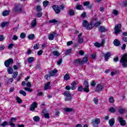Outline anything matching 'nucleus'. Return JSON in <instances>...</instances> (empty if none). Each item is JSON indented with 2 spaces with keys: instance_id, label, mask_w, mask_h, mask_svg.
I'll return each instance as SVG.
<instances>
[{
  "instance_id": "f257e3e1",
  "label": "nucleus",
  "mask_w": 127,
  "mask_h": 127,
  "mask_svg": "<svg viewBox=\"0 0 127 127\" xmlns=\"http://www.w3.org/2000/svg\"><path fill=\"white\" fill-rule=\"evenodd\" d=\"M78 81L75 80L73 81L71 85L72 86H70V85H67L65 86V90H67V91H70V90H76V85H78Z\"/></svg>"
},
{
  "instance_id": "f03ea898",
  "label": "nucleus",
  "mask_w": 127,
  "mask_h": 127,
  "mask_svg": "<svg viewBox=\"0 0 127 127\" xmlns=\"http://www.w3.org/2000/svg\"><path fill=\"white\" fill-rule=\"evenodd\" d=\"M24 10L23 6L21 4L17 5L13 9V11L14 12H18V13H21V12H23Z\"/></svg>"
},
{
  "instance_id": "7ed1b4c3",
  "label": "nucleus",
  "mask_w": 127,
  "mask_h": 127,
  "mask_svg": "<svg viewBox=\"0 0 127 127\" xmlns=\"http://www.w3.org/2000/svg\"><path fill=\"white\" fill-rule=\"evenodd\" d=\"M114 31L116 35H118V34H119L120 32H122V24H118L115 25Z\"/></svg>"
},
{
  "instance_id": "20e7f679",
  "label": "nucleus",
  "mask_w": 127,
  "mask_h": 127,
  "mask_svg": "<svg viewBox=\"0 0 127 127\" xmlns=\"http://www.w3.org/2000/svg\"><path fill=\"white\" fill-rule=\"evenodd\" d=\"M83 86L84 88H83L84 92L85 93H89L90 90L89 89V82L87 80H85L83 83Z\"/></svg>"
},
{
  "instance_id": "39448f33",
  "label": "nucleus",
  "mask_w": 127,
  "mask_h": 127,
  "mask_svg": "<svg viewBox=\"0 0 127 127\" xmlns=\"http://www.w3.org/2000/svg\"><path fill=\"white\" fill-rule=\"evenodd\" d=\"M59 35V34L56 33V32L54 31L52 34H50L48 36V38L49 40H53L55 37H57Z\"/></svg>"
},
{
  "instance_id": "423d86ee",
  "label": "nucleus",
  "mask_w": 127,
  "mask_h": 127,
  "mask_svg": "<svg viewBox=\"0 0 127 127\" xmlns=\"http://www.w3.org/2000/svg\"><path fill=\"white\" fill-rule=\"evenodd\" d=\"M64 96H65V102H67V101H71L72 100V96L71 95V94L69 92H64Z\"/></svg>"
},
{
  "instance_id": "0eeeda50",
  "label": "nucleus",
  "mask_w": 127,
  "mask_h": 127,
  "mask_svg": "<svg viewBox=\"0 0 127 127\" xmlns=\"http://www.w3.org/2000/svg\"><path fill=\"white\" fill-rule=\"evenodd\" d=\"M13 64V59L12 58H10L7 60H6L4 62V65L5 67H9L10 64Z\"/></svg>"
},
{
  "instance_id": "6e6552de",
  "label": "nucleus",
  "mask_w": 127,
  "mask_h": 127,
  "mask_svg": "<svg viewBox=\"0 0 127 127\" xmlns=\"http://www.w3.org/2000/svg\"><path fill=\"white\" fill-rule=\"evenodd\" d=\"M53 8L56 13H57V14L60 13V11H61V8H60V7L59 6L57 5H54L53 6Z\"/></svg>"
},
{
  "instance_id": "1a4fd4ad",
  "label": "nucleus",
  "mask_w": 127,
  "mask_h": 127,
  "mask_svg": "<svg viewBox=\"0 0 127 127\" xmlns=\"http://www.w3.org/2000/svg\"><path fill=\"white\" fill-rule=\"evenodd\" d=\"M118 122L121 124V126L124 127L127 124V122L125 120H124V119L122 117H118Z\"/></svg>"
},
{
  "instance_id": "9d476101",
  "label": "nucleus",
  "mask_w": 127,
  "mask_h": 127,
  "mask_svg": "<svg viewBox=\"0 0 127 127\" xmlns=\"http://www.w3.org/2000/svg\"><path fill=\"white\" fill-rule=\"evenodd\" d=\"M37 105H38V104H37L36 102L33 103L30 107V111H33L34 112V111H35V109L37 108Z\"/></svg>"
},
{
  "instance_id": "9b49d317",
  "label": "nucleus",
  "mask_w": 127,
  "mask_h": 127,
  "mask_svg": "<svg viewBox=\"0 0 127 127\" xmlns=\"http://www.w3.org/2000/svg\"><path fill=\"white\" fill-rule=\"evenodd\" d=\"M104 57L105 59V61H108L109 59H110V58L111 56H112V54L110 52H107L106 54H103Z\"/></svg>"
},
{
  "instance_id": "f8f14e48",
  "label": "nucleus",
  "mask_w": 127,
  "mask_h": 127,
  "mask_svg": "<svg viewBox=\"0 0 127 127\" xmlns=\"http://www.w3.org/2000/svg\"><path fill=\"white\" fill-rule=\"evenodd\" d=\"M15 122H16V118L12 117L10 120L9 125L11 126V127H15V125L12 123H15Z\"/></svg>"
},
{
  "instance_id": "ddd939ff",
  "label": "nucleus",
  "mask_w": 127,
  "mask_h": 127,
  "mask_svg": "<svg viewBox=\"0 0 127 127\" xmlns=\"http://www.w3.org/2000/svg\"><path fill=\"white\" fill-rule=\"evenodd\" d=\"M118 111L120 115H124V114H125V113L127 112V110L126 109H124L121 106L118 107Z\"/></svg>"
},
{
  "instance_id": "4468645a",
  "label": "nucleus",
  "mask_w": 127,
  "mask_h": 127,
  "mask_svg": "<svg viewBox=\"0 0 127 127\" xmlns=\"http://www.w3.org/2000/svg\"><path fill=\"white\" fill-rule=\"evenodd\" d=\"M120 62H126L127 63V54H124L120 60Z\"/></svg>"
},
{
  "instance_id": "2eb2a0df",
  "label": "nucleus",
  "mask_w": 127,
  "mask_h": 127,
  "mask_svg": "<svg viewBox=\"0 0 127 127\" xmlns=\"http://www.w3.org/2000/svg\"><path fill=\"white\" fill-rule=\"evenodd\" d=\"M98 30L99 32H101V33H103L104 32H107L108 31V29H106L105 26H100Z\"/></svg>"
},
{
  "instance_id": "dca6fc26",
  "label": "nucleus",
  "mask_w": 127,
  "mask_h": 127,
  "mask_svg": "<svg viewBox=\"0 0 127 127\" xmlns=\"http://www.w3.org/2000/svg\"><path fill=\"white\" fill-rule=\"evenodd\" d=\"M102 89H104V86H103L100 84H98L96 86L95 91L96 92H100V91H102Z\"/></svg>"
},
{
  "instance_id": "f3484780",
  "label": "nucleus",
  "mask_w": 127,
  "mask_h": 127,
  "mask_svg": "<svg viewBox=\"0 0 127 127\" xmlns=\"http://www.w3.org/2000/svg\"><path fill=\"white\" fill-rule=\"evenodd\" d=\"M50 84H51L50 81H49L47 83H46L44 87V90H49V89H51V86H50Z\"/></svg>"
},
{
  "instance_id": "a211bd4d",
  "label": "nucleus",
  "mask_w": 127,
  "mask_h": 127,
  "mask_svg": "<svg viewBox=\"0 0 127 127\" xmlns=\"http://www.w3.org/2000/svg\"><path fill=\"white\" fill-rule=\"evenodd\" d=\"M100 123H101V121L100 120V119H96V120L92 121V124L93 126H95V127H96L97 125H99Z\"/></svg>"
},
{
  "instance_id": "6ab92c4d",
  "label": "nucleus",
  "mask_w": 127,
  "mask_h": 127,
  "mask_svg": "<svg viewBox=\"0 0 127 127\" xmlns=\"http://www.w3.org/2000/svg\"><path fill=\"white\" fill-rule=\"evenodd\" d=\"M109 124L110 127H114V125H115V118L109 120Z\"/></svg>"
},
{
  "instance_id": "aec40b11",
  "label": "nucleus",
  "mask_w": 127,
  "mask_h": 127,
  "mask_svg": "<svg viewBox=\"0 0 127 127\" xmlns=\"http://www.w3.org/2000/svg\"><path fill=\"white\" fill-rule=\"evenodd\" d=\"M94 26L93 25V21H92L90 23H88V25H87L86 28L87 29L90 30V29H92L93 27H94Z\"/></svg>"
},
{
  "instance_id": "412c9836",
  "label": "nucleus",
  "mask_w": 127,
  "mask_h": 127,
  "mask_svg": "<svg viewBox=\"0 0 127 127\" xmlns=\"http://www.w3.org/2000/svg\"><path fill=\"white\" fill-rule=\"evenodd\" d=\"M57 72H58L57 69H54L52 71H50L49 72V74H51V75L52 76H55V75L57 74Z\"/></svg>"
},
{
  "instance_id": "4be33fe9",
  "label": "nucleus",
  "mask_w": 127,
  "mask_h": 127,
  "mask_svg": "<svg viewBox=\"0 0 127 127\" xmlns=\"http://www.w3.org/2000/svg\"><path fill=\"white\" fill-rule=\"evenodd\" d=\"M113 43L115 46H119L120 44H121V42L118 39H115Z\"/></svg>"
},
{
  "instance_id": "5701e85b",
  "label": "nucleus",
  "mask_w": 127,
  "mask_h": 127,
  "mask_svg": "<svg viewBox=\"0 0 127 127\" xmlns=\"http://www.w3.org/2000/svg\"><path fill=\"white\" fill-rule=\"evenodd\" d=\"M37 24V23L36 22V19H34L32 21V22L31 23V25L32 27H35Z\"/></svg>"
},
{
  "instance_id": "b1692460",
  "label": "nucleus",
  "mask_w": 127,
  "mask_h": 127,
  "mask_svg": "<svg viewBox=\"0 0 127 127\" xmlns=\"http://www.w3.org/2000/svg\"><path fill=\"white\" fill-rule=\"evenodd\" d=\"M7 71L8 74H12L13 73V69L10 66L8 67Z\"/></svg>"
},
{
  "instance_id": "393cba45",
  "label": "nucleus",
  "mask_w": 127,
  "mask_h": 127,
  "mask_svg": "<svg viewBox=\"0 0 127 127\" xmlns=\"http://www.w3.org/2000/svg\"><path fill=\"white\" fill-rule=\"evenodd\" d=\"M82 25L84 27H87L89 25V22L88 21L84 20L82 22Z\"/></svg>"
},
{
  "instance_id": "a878e982",
  "label": "nucleus",
  "mask_w": 127,
  "mask_h": 127,
  "mask_svg": "<svg viewBox=\"0 0 127 127\" xmlns=\"http://www.w3.org/2000/svg\"><path fill=\"white\" fill-rule=\"evenodd\" d=\"M76 9H78V10H83V9H84V7L81 4L76 5Z\"/></svg>"
},
{
  "instance_id": "bb28decb",
  "label": "nucleus",
  "mask_w": 127,
  "mask_h": 127,
  "mask_svg": "<svg viewBox=\"0 0 127 127\" xmlns=\"http://www.w3.org/2000/svg\"><path fill=\"white\" fill-rule=\"evenodd\" d=\"M109 112H110V113H112L113 114H114V113H116V112H117V107L115 108L114 107L110 108Z\"/></svg>"
},
{
  "instance_id": "cd10ccee",
  "label": "nucleus",
  "mask_w": 127,
  "mask_h": 127,
  "mask_svg": "<svg viewBox=\"0 0 127 127\" xmlns=\"http://www.w3.org/2000/svg\"><path fill=\"white\" fill-rule=\"evenodd\" d=\"M9 12H10V10H6V11H4L2 12V15L3 16H6L7 15H8V14H9Z\"/></svg>"
},
{
  "instance_id": "c85d7f7f",
  "label": "nucleus",
  "mask_w": 127,
  "mask_h": 127,
  "mask_svg": "<svg viewBox=\"0 0 127 127\" xmlns=\"http://www.w3.org/2000/svg\"><path fill=\"white\" fill-rule=\"evenodd\" d=\"M95 20H96L95 19H93L92 20L94 26H99V25H100L101 22H94L95 21Z\"/></svg>"
},
{
  "instance_id": "c756f323",
  "label": "nucleus",
  "mask_w": 127,
  "mask_h": 127,
  "mask_svg": "<svg viewBox=\"0 0 127 127\" xmlns=\"http://www.w3.org/2000/svg\"><path fill=\"white\" fill-rule=\"evenodd\" d=\"M35 36H34V34H31L28 36V39H30V40H33L34 39V38Z\"/></svg>"
},
{
  "instance_id": "7c9ffc66",
  "label": "nucleus",
  "mask_w": 127,
  "mask_h": 127,
  "mask_svg": "<svg viewBox=\"0 0 127 127\" xmlns=\"http://www.w3.org/2000/svg\"><path fill=\"white\" fill-rule=\"evenodd\" d=\"M64 78L65 81H68V80H70V75L68 73L65 74Z\"/></svg>"
},
{
  "instance_id": "2f4dec72",
  "label": "nucleus",
  "mask_w": 127,
  "mask_h": 127,
  "mask_svg": "<svg viewBox=\"0 0 127 127\" xmlns=\"http://www.w3.org/2000/svg\"><path fill=\"white\" fill-rule=\"evenodd\" d=\"M7 24H8V22H3L1 23V27L3 28L5 26H7Z\"/></svg>"
},
{
  "instance_id": "473e14b6",
  "label": "nucleus",
  "mask_w": 127,
  "mask_h": 127,
  "mask_svg": "<svg viewBox=\"0 0 127 127\" xmlns=\"http://www.w3.org/2000/svg\"><path fill=\"white\" fill-rule=\"evenodd\" d=\"M27 61H28V63H32V62H33V61H34V58H33L32 57H30L28 58Z\"/></svg>"
},
{
  "instance_id": "72a5a7b5",
  "label": "nucleus",
  "mask_w": 127,
  "mask_h": 127,
  "mask_svg": "<svg viewBox=\"0 0 127 127\" xmlns=\"http://www.w3.org/2000/svg\"><path fill=\"white\" fill-rule=\"evenodd\" d=\"M52 54L54 56H60V54L57 51L52 52Z\"/></svg>"
},
{
  "instance_id": "f704fd0d",
  "label": "nucleus",
  "mask_w": 127,
  "mask_h": 127,
  "mask_svg": "<svg viewBox=\"0 0 127 127\" xmlns=\"http://www.w3.org/2000/svg\"><path fill=\"white\" fill-rule=\"evenodd\" d=\"M74 62L77 64H79V65H82V60L78 59L77 60H75Z\"/></svg>"
},
{
  "instance_id": "c9c22d12",
  "label": "nucleus",
  "mask_w": 127,
  "mask_h": 127,
  "mask_svg": "<svg viewBox=\"0 0 127 127\" xmlns=\"http://www.w3.org/2000/svg\"><path fill=\"white\" fill-rule=\"evenodd\" d=\"M20 37L21 39H24V38L26 37V34L24 32L21 33L20 35Z\"/></svg>"
},
{
  "instance_id": "e433bc0d",
  "label": "nucleus",
  "mask_w": 127,
  "mask_h": 127,
  "mask_svg": "<svg viewBox=\"0 0 127 127\" xmlns=\"http://www.w3.org/2000/svg\"><path fill=\"white\" fill-rule=\"evenodd\" d=\"M33 121L36 122H39V121H40V118H39L38 116H35L33 118Z\"/></svg>"
},
{
  "instance_id": "4c0bfd02",
  "label": "nucleus",
  "mask_w": 127,
  "mask_h": 127,
  "mask_svg": "<svg viewBox=\"0 0 127 127\" xmlns=\"http://www.w3.org/2000/svg\"><path fill=\"white\" fill-rule=\"evenodd\" d=\"M64 110L66 113H69L70 112H72L73 111V109L72 108H64Z\"/></svg>"
},
{
  "instance_id": "58836bf2",
  "label": "nucleus",
  "mask_w": 127,
  "mask_h": 127,
  "mask_svg": "<svg viewBox=\"0 0 127 127\" xmlns=\"http://www.w3.org/2000/svg\"><path fill=\"white\" fill-rule=\"evenodd\" d=\"M109 101L110 103L113 104V103L115 102V99H114V97L113 96L110 97L109 98Z\"/></svg>"
},
{
  "instance_id": "ea45409f",
  "label": "nucleus",
  "mask_w": 127,
  "mask_h": 127,
  "mask_svg": "<svg viewBox=\"0 0 127 127\" xmlns=\"http://www.w3.org/2000/svg\"><path fill=\"white\" fill-rule=\"evenodd\" d=\"M51 74L49 73V74H46L45 76V79L47 80L48 81H49L50 80V77H51Z\"/></svg>"
},
{
  "instance_id": "a19ab883",
  "label": "nucleus",
  "mask_w": 127,
  "mask_h": 127,
  "mask_svg": "<svg viewBox=\"0 0 127 127\" xmlns=\"http://www.w3.org/2000/svg\"><path fill=\"white\" fill-rule=\"evenodd\" d=\"M68 13L69 15H70V16H73V15H75V12L72 9L69 10Z\"/></svg>"
},
{
  "instance_id": "79ce46f5",
  "label": "nucleus",
  "mask_w": 127,
  "mask_h": 127,
  "mask_svg": "<svg viewBox=\"0 0 127 127\" xmlns=\"http://www.w3.org/2000/svg\"><path fill=\"white\" fill-rule=\"evenodd\" d=\"M88 61V58H83L82 59V61H81L82 62V65H84L85 63H86Z\"/></svg>"
},
{
  "instance_id": "37998d69",
  "label": "nucleus",
  "mask_w": 127,
  "mask_h": 127,
  "mask_svg": "<svg viewBox=\"0 0 127 127\" xmlns=\"http://www.w3.org/2000/svg\"><path fill=\"white\" fill-rule=\"evenodd\" d=\"M19 93L21 95H23V96H24V97H25V96H26V92L22 90H20Z\"/></svg>"
},
{
  "instance_id": "c03bdc74",
  "label": "nucleus",
  "mask_w": 127,
  "mask_h": 127,
  "mask_svg": "<svg viewBox=\"0 0 127 127\" xmlns=\"http://www.w3.org/2000/svg\"><path fill=\"white\" fill-rule=\"evenodd\" d=\"M8 125H9V124L8 123H7V122L6 121H4L3 123L0 124L1 127H6V126H7Z\"/></svg>"
},
{
  "instance_id": "a18cd8bd",
  "label": "nucleus",
  "mask_w": 127,
  "mask_h": 127,
  "mask_svg": "<svg viewBox=\"0 0 127 127\" xmlns=\"http://www.w3.org/2000/svg\"><path fill=\"white\" fill-rule=\"evenodd\" d=\"M93 101L95 105H98V103H99V99H98V97L94 98Z\"/></svg>"
},
{
  "instance_id": "49530a36",
  "label": "nucleus",
  "mask_w": 127,
  "mask_h": 127,
  "mask_svg": "<svg viewBox=\"0 0 127 127\" xmlns=\"http://www.w3.org/2000/svg\"><path fill=\"white\" fill-rule=\"evenodd\" d=\"M43 115L44 117L45 118V119H49V118H50V117H49V113H44V112H43Z\"/></svg>"
},
{
  "instance_id": "de8ad7c7",
  "label": "nucleus",
  "mask_w": 127,
  "mask_h": 127,
  "mask_svg": "<svg viewBox=\"0 0 127 127\" xmlns=\"http://www.w3.org/2000/svg\"><path fill=\"white\" fill-rule=\"evenodd\" d=\"M50 23H57V22H58V21L56 19H53L51 20H50L49 21Z\"/></svg>"
},
{
  "instance_id": "09e8293b",
  "label": "nucleus",
  "mask_w": 127,
  "mask_h": 127,
  "mask_svg": "<svg viewBox=\"0 0 127 127\" xmlns=\"http://www.w3.org/2000/svg\"><path fill=\"white\" fill-rule=\"evenodd\" d=\"M49 3V1L47 0H45L43 2V4L45 7H46L48 5V4Z\"/></svg>"
},
{
  "instance_id": "8fccbe9b",
  "label": "nucleus",
  "mask_w": 127,
  "mask_h": 127,
  "mask_svg": "<svg viewBox=\"0 0 127 127\" xmlns=\"http://www.w3.org/2000/svg\"><path fill=\"white\" fill-rule=\"evenodd\" d=\"M16 99L18 104H21V103H22V100H21V99H20V98L17 97Z\"/></svg>"
},
{
  "instance_id": "3c124183",
  "label": "nucleus",
  "mask_w": 127,
  "mask_h": 127,
  "mask_svg": "<svg viewBox=\"0 0 127 127\" xmlns=\"http://www.w3.org/2000/svg\"><path fill=\"white\" fill-rule=\"evenodd\" d=\"M17 75H18V72L17 71L13 72L12 77L14 78V79H15L16 77H17Z\"/></svg>"
},
{
  "instance_id": "603ef678",
  "label": "nucleus",
  "mask_w": 127,
  "mask_h": 127,
  "mask_svg": "<svg viewBox=\"0 0 127 127\" xmlns=\"http://www.w3.org/2000/svg\"><path fill=\"white\" fill-rule=\"evenodd\" d=\"M71 53H72V51L71 50V49H68L66 50L65 54V55H69V54H71Z\"/></svg>"
},
{
  "instance_id": "864d4df0",
  "label": "nucleus",
  "mask_w": 127,
  "mask_h": 127,
  "mask_svg": "<svg viewBox=\"0 0 127 127\" xmlns=\"http://www.w3.org/2000/svg\"><path fill=\"white\" fill-rule=\"evenodd\" d=\"M121 62V63L122 64V65L124 68H127V63H126V62Z\"/></svg>"
},
{
  "instance_id": "5fc2aeb1",
  "label": "nucleus",
  "mask_w": 127,
  "mask_h": 127,
  "mask_svg": "<svg viewBox=\"0 0 127 127\" xmlns=\"http://www.w3.org/2000/svg\"><path fill=\"white\" fill-rule=\"evenodd\" d=\"M36 10L38 12L41 11L42 10V9L41 8V6H40V5L37 6Z\"/></svg>"
},
{
  "instance_id": "6e6d98bb",
  "label": "nucleus",
  "mask_w": 127,
  "mask_h": 127,
  "mask_svg": "<svg viewBox=\"0 0 127 127\" xmlns=\"http://www.w3.org/2000/svg\"><path fill=\"white\" fill-rule=\"evenodd\" d=\"M18 39V37L16 35H14L12 37V40L15 41Z\"/></svg>"
},
{
  "instance_id": "4d7b16f0",
  "label": "nucleus",
  "mask_w": 127,
  "mask_h": 127,
  "mask_svg": "<svg viewBox=\"0 0 127 127\" xmlns=\"http://www.w3.org/2000/svg\"><path fill=\"white\" fill-rule=\"evenodd\" d=\"M94 46H95V47H102V46L101 45V44L96 42L94 43Z\"/></svg>"
},
{
  "instance_id": "13d9d810",
  "label": "nucleus",
  "mask_w": 127,
  "mask_h": 127,
  "mask_svg": "<svg viewBox=\"0 0 127 127\" xmlns=\"http://www.w3.org/2000/svg\"><path fill=\"white\" fill-rule=\"evenodd\" d=\"M90 1H85L83 2V5L84 6H87V5H90Z\"/></svg>"
},
{
  "instance_id": "bf43d9fd",
  "label": "nucleus",
  "mask_w": 127,
  "mask_h": 127,
  "mask_svg": "<svg viewBox=\"0 0 127 127\" xmlns=\"http://www.w3.org/2000/svg\"><path fill=\"white\" fill-rule=\"evenodd\" d=\"M34 49H35V50L39 49V45L36 44H35L34 47H33Z\"/></svg>"
},
{
  "instance_id": "052dcab7",
  "label": "nucleus",
  "mask_w": 127,
  "mask_h": 127,
  "mask_svg": "<svg viewBox=\"0 0 127 127\" xmlns=\"http://www.w3.org/2000/svg\"><path fill=\"white\" fill-rule=\"evenodd\" d=\"M24 89L25 91H27V92H32V89L31 88L25 87Z\"/></svg>"
},
{
  "instance_id": "680f3d73",
  "label": "nucleus",
  "mask_w": 127,
  "mask_h": 127,
  "mask_svg": "<svg viewBox=\"0 0 127 127\" xmlns=\"http://www.w3.org/2000/svg\"><path fill=\"white\" fill-rule=\"evenodd\" d=\"M78 42L80 44L83 43V42H84V39H83V38H79Z\"/></svg>"
},
{
  "instance_id": "e2e57ef3",
  "label": "nucleus",
  "mask_w": 127,
  "mask_h": 127,
  "mask_svg": "<svg viewBox=\"0 0 127 127\" xmlns=\"http://www.w3.org/2000/svg\"><path fill=\"white\" fill-rule=\"evenodd\" d=\"M84 90V88H83V86H80L78 87V92H82Z\"/></svg>"
},
{
  "instance_id": "0e129e2a",
  "label": "nucleus",
  "mask_w": 127,
  "mask_h": 127,
  "mask_svg": "<svg viewBox=\"0 0 127 127\" xmlns=\"http://www.w3.org/2000/svg\"><path fill=\"white\" fill-rule=\"evenodd\" d=\"M113 13L115 15H118L119 14V11L117 10H114Z\"/></svg>"
},
{
  "instance_id": "69168bd1",
  "label": "nucleus",
  "mask_w": 127,
  "mask_h": 127,
  "mask_svg": "<svg viewBox=\"0 0 127 127\" xmlns=\"http://www.w3.org/2000/svg\"><path fill=\"white\" fill-rule=\"evenodd\" d=\"M122 40L125 41V42H127V37L126 36L122 37Z\"/></svg>"
},
{
  "instance_id": "338daca9",
  "label": "nucleus",
  "mask_w": 127,
  "mask_h": 127,
  "mask_svg": "<svg viewBox=\"0 0 127 127\" xmlns=\"http://www.w3.org/2000/svg\"><path fill=\"white\" fill-rule=\"evenodd\" d=\"M91 86L92 87H95L96 86V82H95V80H93L91 83Z\"/></svg>"
},
{
  "instance_id": "774afa93",
  "label": "nucleus",
  "mask_w": 127,
  "mask_h": 127,
  "mask_svg": "<svg viewBox=\"0 0 127 127\" xmlns=\"http://www.w3.org/2000/svg\"><path fill=\"white\" fill-rule=\"evenodd\" d=\"M79 55H81V56H83V55L85 54V53L84 52V51L80 50L79 51Z\"/></svg>"
}]
</instances>
